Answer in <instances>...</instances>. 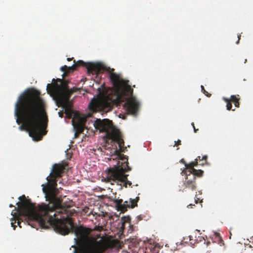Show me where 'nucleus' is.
<instances>
[{
  "instance_id": "nucleus-1",
  "label": "nucleus",
  "mask_w": 253,
  "mask_h": 253,
  "mask_svg": "<svg viewBox=\"0 0 253 253\" xmlns=\"http://www.w3.org/2000/svg\"><path fill=\"white\" fill-rule=\"evenodd\" d=\"M65 169V167L60 164H55L53 166L49 175L46 177L47 182L42 185L46 201L48 203L39 205L38 211L35 205L26 199L24 195L19 198L21 202L16 203L18 206V208H15L16 212L11 213L14 220V222H11L13 229L16 227L14 224L16 220L17 224L21 227V217H23L27 219L28 224L34 228L36 227V224L43 229H48L53 226L57 232L63 235L73 230V221L69 216L76 211L74 210H71L69 207H63L61 200L56 196L57 179L61 177Z\"/></svg>"
},
{
  "instance_id": "nucleus-2",
  "label": "nucleus",
  "mask_w": 253,
  "mask_h": 253,
  "mask_svg": "<svg viewBox=\"0 0 253 253\" xmlns=\"http://www.w3.org/2000/svg\"><path fill=\"white\" fill-rule=\"evenodd\" d=\"M15 115L21 130H26L34 140H41L46 133L47 117L45 104L40 92L35 88L26 90L18 98L15 105Z\"/></svg>"
},
{
  "instance_id": "nucleus-3",
  "label": "nucleus",
  "mask_w": 253,
  "mask_h": 253,
  "mask_svg": "<svg viewBox=\"0 0 253 253\" xmlns=\"http://www.w3.org/2000/svg\"><path fill=\"white\" fill-rule=\"evenodd\" d=\"M75 70L79 66H85L88 71L98 75L103 71L106 70L110 73V79L116 90V99L112 100L108 96L98 97L93 98L88 104L89 110L92 112L102 111L107 112L112 109L113 103L117 105L124 102L123 107L126 111L130 114L135 115L139 109V103L132 96L133 89L128 84V81L120 78L119 75L113 73L114 69L105 67L99 63H88L87 65L82 60L76 62L74 60Z\"/></svg>"
},
{
  "instance_id": "nucleus-4",
  "label": "nucleus",
  "mask_w": 253,
  "mask_h": 253,
  "mask_svg": "<svg viewBox=\"0 0 253 253\" xmlns=\"http://www.w3.org/2000/svg\"><path fill=\"white\" fill-rule=\"evenodd\" d=\"M94 126L100 132L106 133L104 139L106 143L110 144L113 146V144L116 143L120 148L118 149L116 148L114 154L111 156V159H118L121 160L122 162L118 161L117 165L108 169L107 176L108 181L111 182L112 181L117 183V184L119 182H124L125 187H127V185L131 186L132 183L127 180L128 175L125 174V172L130 171L131 168L128 166L127 157L121 153V152L124 151V141L121 132L113 126L112 121L107 119L102 120L100 119H96ZM111 183L114 184L112 183Z\"/></svg>"
},
{
  "instance_id": "nucleus-5",
  "label": "nucleus",
  "mask_w": 253,
  "mask_h": 253,
  "mask_svg": "<svg viewBox=\"0 0 253 253\" xmlns=\"http://www.w3.org/2000/svg\"><path fill=\"white\" fill-rule=\"evenodd\" d=\"M91 231V229L89 228L82 226L75 227L74 232L79 242V253H103L108 249L121 247V243L116 239L107 242L89 241L88 236Z\"/></svg>"
},
{
  "instance_id": "nucleus-6",
  "label": "nucleus",
  "mask_w": 253,
  "mask_h": 253,
  "mask_svg": "<svg viewBox=\"0 0 253 253\" xmlns=\"http://www.w3.org/2000/svg\"><path fill=\"white\" fill-rule=\"evenodd\" d=\"M68 84V82L67 81L60 79H53L52 84H47L46 89L48 92L50 91L54 95V97H58L59 94L71 95L78 90L76 87L69 89Z\"/></svg>"
},
{
  "instance_id": "nucleus-7",
  "label": "nucleus",
  "mask_w": 253,
  "mask_h": 253,
  "mask_svg": "<svg viewBox=\"0 0 253 253\" xmlns=\"http://www.w3.org/2000/svg\"><path fill=\"white\" fill-rule=\"evenodd\" d=\"M71 95H65L59 94L58 97H54L58 107H62L65 110V113L69 118L72 117L73 114V104L70 100Z\"/></svg>"
},
{
  "instance_id": "nucleus-8",
  "label": "nucleus",
  "mask_w": 253,
  "mask_h": 253,
  "mask_svg": "<svg viewBox=\"0 0 253 253\" xmlns=\"http://www.w3.org/2000/svg\"><path fill=\"white\" fill-rule=\"evenodd\" d=\"M139 199V197L134 199L130 198L129 202L126 201L123 204L122 199H116L114 200V203L117 211L125 212L127 210V208H134L137 207Z\"/></svg>"
},
{
  "instance_id": "nucleus-9",
  "label": "nucleus",
  "mask_w": 253,
  "mask_h": 253,
  "mask_svg": "<svg viewBox=\"0 0 253 253\" xmlns=\"http://www.w3.org/2000/svg\"><path fill=\"white\" fill-rule=\"evenodd\" d=\"M181 174L182 175H185V180L184 185L186 188L194 190L196 188V177L192 172H188L186 170H182Z\"/></svg>"
},
{
  "instance_id": "nucleus-10",
  "label": "nucleus",
  "mask_w": 253,
  "mask_h": 253,
  "mask_svg": "<svg viewBox=\"0 0 253 253\" xmlns=\"http://www.w3.org/2000/svg\"><path fill=\"white\" fill-rule=\"evenodd\" d=\"M223 99L226 102V108L228 110L231 109L232 107V102L234 103L235 106L236 107H239V98H238L236 96L232 95L231 96L230 99H228L225 98H223Z\"/></svg>"
},
{
  "instance_id": "nucleus-11",
  "label": "nucleus",
  "mask_w": 253,
  "mask_h": 253,
  "mask_svg": "<svg viewBox=\"0 0 253 253\" xmlns=\"http://www.w3.org/2000/svg\"><path fill=\"white\" fill-rule=\"evenodd\" d=\"M73 125L76 130L80 134L83 133L84 130L85 120L84 118H80L77 124H75L74 120H72Z\"/></svg>"
},
{
  "instance_id": "nucleus-12",
  "label": "nucleus",
  "mask_w": 253,
  "mask_h": 253,
  "mask_svg": "<svg viewBox=\"0 0 253 253\" xmlns=\"http://www.w3.org/2000/svg\"><path fill=\"white\" fill-rule=\"evenodd\" d=\"M201 160V157L198 156L194 162H192L189 164H186L184 163L185 166L186 167V169L185 170H187L188 172L196 171V169L194 168L195 166H196L198 165V161Z\"/></svg>"
},
{
  "instance_id": "nucleus-13",
  "label": "nucleus",
  "mask_w": 253,
  "mask_h": 253,
  "mask_svg": "<svg viewBox=\"0 0 253 253\" xmlns=\"http://www.w3.org/2000/svg\"><path fill=\"white\" fill-rule=\"evenodd\" d=\"M75 65H72L71 66L68 67L66 65H64L63 66H62L60 68L61 70L63 72H64V74L62 75L63 78L64 77V74H68L71 71H75Z\"/></svg>"
},
{
  "instance_id": "nucleus-14",
  "label": "nucleus",
  "mask_w": 253,
  "mask_h": 253,
  "mask_svg": "<svg viewBox=\"0 0 253 253\" xmlns=\"http://www.w3.org/2000/svg\"><path fill=\"white\" fill-rule=\"evenodd\" d=\"M211 238L213 243L220 244L221 242V237L219 232H213V234L212 235Z\"/></svg>"
},
{
  "instance_id": "nucleus-15",
  "label": "nucleus",
  "mask_w": 253,
  "mask_h": 253,
  "mask_svg": "<svg viewBox=\"0 0 253 253\" xmlns=\"http://www.w3.org/2000/svg\"><path fill=\"white\" fill-rule=\"evenodd\" d=\"M204 171L201 169L197 170L196 169V171H192V173L195 175V176H196L199 177H201L203 176Z\"/></svg>"
},
{
  "instance_id": "nucleus-16",
  "label": "nucleus",
  "mask_w": 253,
  "mask_h": 253,
  "mask_svg": "<svg viewBox=\"0 0 253 253\" xmlns=\"http://www.w3.org/2000/svg\"><path fill=\"white\" fill-rule=\"evenodd\" d=\"M201 90L203 93L206 95L208 97H210L211 96V94L210 93H209L208 91H207L204 88V87L203 85H201Z\"/></svg>"
},
{
  "instance_id": "nucleus-17",
  "label": "nucleus",
  "mask_w": 253,
  "mask_h": 253,
  "mask_svg": "<svg viewBox=\"0 0 253 253\" xmlns=\"http://www.w3.org/2000/svg\"><path fill=\"white\" fill-rule=\"evenodd\" d=\"M207 158H208V157L206 155L203 156L202 159H201L200 161H203L204 162H202L200 165H204L205 164V163H206Z\"/></svg>"
},
{
  "instance_id": "nucleus-18",
  "label": "nucleus",
  "mask_w": 253,
  "mask_h": 253,
  "mask_svg": "<svg viewBox=\"0 0 253 253\" xmlns=\"http://www.w3.org/2000/svg\"><path fill=\"white\" fill-rule=\"evenodd\" d=\"M203 199H201L200 198L197 197V195H196L195 198V202L196 204H198L199 202H202Z\"/></svg>"
},
{
  "instance_id": "nucleus-19",
  "label": "nucleus",
  "mask_w": 253,
  "mask_h": 253,
  "mask_svg": "<svg viewBox=\"0 0 253 253\" xmlns=\"http://www.w3.org/2000/svg\"><path fill=\"white\" fill-rule=\"evenodd\" d=\"M181 145V140L178 139L177 141H175V144L174 146H178Z\"/></svg>"
},
{
  "instance_id": "nucleus-20",
  "label": "nucleus",
  "mask_w": 253,
  "mask_h": 253,
  "mask_svg": "<svg viewBox=\"0 0 253 253\" xmlns=\"http://www.w3.org/2000/svg\"><path fill=\"white\" fill-rule=\"evenodd\" d=\"M65 112H63V111H60L58 112L59 116L61 118L63 117V115Z\"/></svg>"
},
{
  "instance_id": "nucleus-21",
  "label": "nucleus",
  "mask_w": 253,
  "mask_h": 253,
  "mask_svg": "<svg viewBox=\"0 0 253 253\" xmlns=\"http://www.w3.org/2000/svg\"><path fill=\"white\" fill-rule=\"evenodd\" d=\"M80 133L76 130V132L75 133V138L78 137Z\"/></svg>"
},
{
  "instance_id": "nucleus-22",
  "label": "nucleus",
  "mask_w": 253,
  "mask_h": 253,
  "mask_svg": "<svg viewBox=\"0 0 253 253\" xmlns=\"http://www.w3.org/2000/svg\"><path fill=\"white\" fill-rule=\"evenodd\" d=\"M240 38H241V35H238V39L237 42H236V43H237V44H238V43H239V41H240Z\"/></svg>"
},
{
  "instance_id": "nucleus-23",
  "label": "nucleus",
  "mask_w": 253,
  "mask_h": 253,
  "mask_svg": "<svg viewBox=\"0 0 253 253\" xmlns=\"http://www.w3.org/2000/svg\"><path fill=\"white\" fill-rule=\"evenodd\" d=\"M194 129V131L195 133H196L197 132V131L198 130V129H197L195 127L193 128Z\"/></svg>"
},
{
  "instance_id": "nucleus-24",
  "label": "nucleus",
  "mask_w": 253,
  "mask_h": 253,
  "mask_svg": "<svg viewBox=\"0 0 253 253\" xmlns=\"http://www.w3.org/2000/svg\"><path fill=\"white\" fill-rule=\"evenodd\" d=\"M101 227H95V228H94V230H97L98 229H99V228H100Z\"/></svg>"
},
{
  "instance_id": "nucleus-25",
  "label": "nucleus",
  "mask_w": 253,
  "mask_h": 253,
  "mask_svg": "<svg viewBox=\"0 0 253 253\" xmlns=\"http://www.w3.org/2000/svg\"><path fill=\"white\" fill-rule=\"evenodd\" d=\"M73 58H68L67 59L68 61H71L73 59Z\"/></svg>"
},
{
  "instance_id": "nucleus-26",
  "label": "nucleus",
  "mask_w": 253,
  "mask_h": 253,
  "mask_svg": "<svg viewBox=\"0 0 253 253\" xmlns=\"http://www.w3.org/2000/svg\"><path fill=\"white\" fill-rule=\"evenodd\" d=\"M191 125L192 126H193V128H194V127H195V125H194V123H191Z\"/></svg>"
},
{
  "instance_id": "nucleus-27",
  "label": "nucleus",
  "mask_w": 253,
  "mask_h": 253,
  "mask_svg": "<svg viewBox=\"0 0 253 253\" xmlns=\"http://www.w3.org/2000/svg\"><path fill=\"white\" fill-rule=\"evenodd\" d=\"M14 207V206H13L12 204H10V205H9V207H10V208H12V207Z\"/></svg>"
},
{
  "instance_id": "nucleus-28",
  "label": "nucleus",
  "mask_w": 253,
  "mask_h": 253,
  "mask_svg": "<svg viewBox=\"0 0 253 253\" xmlns=\"http://www.w3.org/2000/svg\"><path fill=\"white\" fill-rule=\"evenodd\" d=\"M183 160H181L182 163H185V162H183Z\"/></svg>"
},
{
  "instance_id": "nucleus-29",
  "label": "nucleus",
  "mask_w": 253,
  "mask_h": 253,
  "mask_svg": "<svg viewBox=\"0 0 253 253\" xmlns=\"http://www.w3.org/2000/svg\"><path fill=\"white\" fill-rule=\"evenodd\" d=\"M183 160H181L182 163H185V162H183Z\"/></svg>"
},
{
  "instance_id": "nucleus-30",
  "label": "nucleus",
  "mask_w": 253,
  "mask_h": 253,
  "mask_svg": "<svg viewBox=\"0 0 253 253\" xmlns=\"http://www.w3.org/2000/svg\"><path fill=\"white\" fill-rule=\"evenodd\" d=\"M191 206H192V204H190L188 206V207Z\"/></svg>"
}]
</instances>
